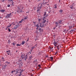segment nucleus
Segmentation results:
<instances>
[{"instance_id": "4c0bfd02", "label": "nucleus", "mask_w": 76, "mask_h": 76, "mask_svg": "<svg viewBox=\"0 0 76 76\" xmlns=\"http://www.w3.org/2000/svg\"><path fill=\"white\" fill-rule=\"evenodd\" d=\"M17 46H20V45H19L18 44L17 45Z\"/></svg>"}, {"instance_id": "052dcab7", "label": "nucleus", "mask_w": 76, "mask_h": 76, "mask_svg": "<svg viewBox=\"0 0 76 76\" xmlns=\"http://www.w3.org/2000/svg\"><path fill=\"white\" fill-rule=\"evenodd\" d=\"M38 27H37V29H38Z\"/></svg>"}, {"instance_id": "f8f14e48", "label": "nucleus", "mask_w": 76, "mask_h": 76, "mask_svg": "<svg viewBox=\"0 0 76 76\" xmlns=\"http://www.w3.org/2000/svg\"><path fill=\"white\" fill-rule=\"evenodd\" d=\"M57 4H55L54 5V7L55 9H56L57 8Z\"/></svg>"}, {"instance_id": "72a5a7b5", "label": "nucleus", "mask_w": 76, "mask_h": 76, "mask_svg": "<svg viewBox=\"0 0 76 76\" xmlns=\"http://www.w3.org/2000/svg\"><path fill=\"white\" fill-rule=\"evenodd\" d=\"M18 69H16V72H16V74H17V73H19V72H18Z\"/></svg>"}, {"instance_id": "37998d69", "label": "nucleus", "mask_w": 76, "mask_h": 76, "mask_svg": "<svg viewBox=\"0 0 76 76\" xmlns=\"http://www.w3.org/2000/svg\"><path fill=\"white\" fill-rule=\"evenodd\" d=\"M58 51L59 50V49H60V48H58Z\"/></svg>"}, {"instance_id": "0eeeda50", "label": "nucleus", "mask_w": 76, "mask_h": 76, "mask_svg": "<svg viewBox=\"0 0 76 76\" xmlns=\"http://www.w3.org/2000/svg\"><path fill=\"white\" fill-rule=\"evenodd\" d=\"M5 64H6V65L7 66V65H9V64H10V62H8V61H6L5 63Z\"/></svg>"}, {"instance_id": "f03ea898", "label": "nucleus", "mask_w": 76, "mask_h": 76, "mask_svg": "<svg viewBox=\"0 0 76 76\" xmlns=\"http://www.w3.org/2000/svg\"><path fill=\"white\" fill-rule=\"evenodd\" d=\"M12 15V13H10L9 14H8L7 13L6 14L7 15L5 16V18H6L7 19H9V18H10V15Z\"/></svg>"}, {"instance_id": "412c9836", "label": "nucleus", "mask_w": 76, "mask_h": 76, "mask_svg": "<svg viewBox=\"0 0 76 76\" xmlns=\"http://www.w3.org/2000/svg\"><path fill=\"white\" fill-rule=\"evenodd\" d=\"M35 47H33L31 48V51H32V50L34 48H35Z\"/></svg>"}, {"instance_id": "bf43d9fd", "label": "nucleus", "mask_w": 76, "mask_h": 76, "mask_svg": "<svg viewBox=\"0 0 76 76\" xmlns=\"http://www.w3.org/2000/svg\"><path fill=\"white\" fill-rule=\"evenodd\" d=\"M43 20H44V19H43Z\"/></svg>"}, {"instance_id": "79ce46f5", "label": "nucleus", "mask_w": 76, "mask_h": 76, "mask_svg": "<svg viewBox=\"0 0 76 76\" xmlns=\"http://www.w3.org/2000/svg\"><path fill=\"white\" fill-rule=\"evenodd\" d=\"M23 72V71H21L20 72V73H22V72Z\"/></svg>"}, {"instance_id": "ddd939ff", "label": "nucleus", "mask_w": 76, "mask_h": 76, "mask_svg": "<svg viewBox=\"0 0 76 76\" xmlns=\"http://www.w3.org/2000/svg\"><path fill=\"white\" fill-rule=\"evenodd\" d=\"M40 8H39V7H37V12H39V11H40Z\"/></svg>"}, {"instance_id": "a19ab883", "label": "nucleus", "mask_w": 76, "mask_h": 76, "mask_svg": "<svg viewBox=\"0 0 76 76\" xmlns=\"http://www.w3.org/2000/svg\"><path fill=\"white\" fill-rule=\"evenodd\" d=\"M21 75H22V74L20 73L19 74V76H21Z\"/></svg>"}, {"instance_id": "dca6fc26", "label": "nucleus", "mask_w": 76, "mask_h": 76, "mask_svg": "<svg viewBox=\"0 0 76 76\" xmlns=\"http://www.w3.org/2000/svg\"><path fill=\"white\" fill-rule=\"evenodd\" d=\"M57 48H61V46L60 45H58L57 46Z\"/></svg>"}, {"instance_id": "f3484780", "label": "nucleus", "mask_w": 76, "mask_h": 76, "mask_svg": "<svg viewBox=\"0 0 76 76\" xmlns=\"http://www.w3.org/2000/svg\"><path fill=\"white\" fill-rule=\"evenodd\" d=\"M28 18V17H26L24 19H23L24 20H26V19H27Z\"/></svg>"}, {"instance_id": "3c124183", "label": "nucleus", "mask_w": 76, "mask_h": 76, "mask_svg": "<svg viewBox=\"0 0 76 76\" xmlns=\"http://www.w3.org/2000/svg\"><path fill=\"white\" fill-rule=\"evenodd\" d=\"M9 27H10V26H7L8 28H9Z\"/></svg>"}, {"instance_id": "cd10ccee", "label": "nucleus", "mask_w": 76, "mask_h": 76, "mask_svg": "<svg viewBox=\"0 0 76 76\" xmlns=\"http://www.w3.org/2000/svg\"><path fill=\"white\" fill-rule=\"evenodd\" d=\"M46 12H45L44 14V16H46Z\"/></svg>"}, {"instance_id": "39448f33", "label": "nucleus", "mask_w": 76, "mask_h": 76, "mask_svg": "<svg viewBox=\"0 0 76 76\" xmlns=\"http://www.w3.org/2000/svg\"><path fill=\"white\" fill-rule=\"evenodd\" d=\"M38 7L40 9H41L42 7V5L41 4H39L38 5Z\"/></svg>"}, {"instance_id": "c9c22d12", "label": "nucleus", "mask_w": 76, "mask_h": 76, "mask_svg": "<svg viewBox=\"0 0 76 76\" xmlns=\"http://www.w3.org/2000/svg\"><path fill=\"white\" fill-rule=\"evenodd\" d=\"M50 58L52 60L53 59V58L52 57H50Z\"/></svg>"}, {"instance_id": "c756f323", "label": "nucleus", "mask_w": 76, "mask_h": 76, "mask_svg": "<svg viewBox=\"0 0 76 76\" xmlns=\"http://www.w3.org/2000/svg\"><path fill=\"white\" fill-rule=\"evenodd\" d=\"M39 22H41V19H39Z\"/></svg>"}, {"instance_id": "49530a36", "label": "nucleus", "mask_w": 76, "mask_h": 76, "mask_svg": "<svg viewBox=\"0 0 76 76\" xmlns=\"http://www.w3.org/2000/svg\"><path fill=\"white\" fill-rule=\"evenodd\" d=\"M7 53L8 54V55H9V53H8L7 52Z\"/></svg>"}, {"instance_id": "774afa93", "label": "nucleus", "mask_w": 76, "mask_h": 76, "mask_svg": "<svg viewBox=\"0 0 76 76\" xmlns=\"http://www.w3.org/2000/svg\"><path fill=\"white\" fill-rule=\"evenodd\" d=\"M36 61H37V59H36Z\"/></svg>"}, {"instance_id": "5701e85b", "label": "nucleus", "mask_w": 76, "mask_h": 76, "mask_svg": "<svg viewBox=\"0 0 76 76\" xmlns=\"http://www.w3.org/2000/svg\"><path fill=\"white\" fill-rule=\"evenodd\" d=\"M7 7H9L10 6V4H8L7 5Z\"/></svg>"}, {"instance_id": "2eb2a0df", "label": "nucleus", "mask_w": 76, "mask_h": 76, "mask_svg": "<svg viewBox=\"0 0 76 76\" xmlns=\"http://www.w3.org/2000/svg\"><path fill=\"white\" fill-rule=\"evenodd\" d=\"M70 9H73V5H70Z\"/></svg>"}, {"instance_id": "4d7b16f0", "label": "nucleus", "mask_w": 76, "mask_h": 76, "mask_svg": "<svg viewBox=\"0 0 76 76\" xmlns=\"http://www.w3.org/2000/svg\"><path fill=\"white\" fill-rule=\"evenodd\" d=\"M13 4L12 3V5H13Z\"/></svg>"}, {"instance_id": "a878e982", "label": "nucleus", "mask_w": 76, "mask_h": 76, "mask_svg": "<svg viewBox=\"0 0 76 76\" xmlns=\"http://www.w3.org/2000/svg\"><path fill=\"white\" fill-rule=\"evenodd\" d=\"M36 26H37V28H38L39 27V24H37Z\"/></svg>"}, {"instance_id": "bb28decb", "label": "nucleus", "mask_w": 76, "mask_h": 76, "mask_svg": "<svg viewBox=\"0 0 76 76\" xmlns=\"http://www.w3.org/2000/svg\"><path fill=\"white\" fill-rule=\"evenodd\" d=\"M5 1L6 0H2L1 2H4V1Z\"/></svg>"}, {"instance_id": "393cba45", "label": "nucleus", "mask_w": 76, "mask_h": 76, "mask_svg": "<svg viewBox=\"0 0 76 76\" xmlns=\"http://www.w3.org/2000/svg\"><path fill=\"white\" fill-rule=\"evenodd\" d=\"M8 43H11V42L10 41V40H8Z\"/></svg>"}, {"instance_id": "aec40b11", "label": "nucleus", "mask_w": 76, "mask_h": 76, "mask_svg": "<svg viewBox=\"0 0 76 76\" xmlns=\"http://www.w3.org/2000/svg\"><path fill=\"white\" fill-rule=\"evenodd\" d=\"M41 28H39V30H38V32H41Z\"/></svg>"}, {"instance_id": "6ab92c4d", "label": "nucleus", "mask_w": 76, "mask_h": 76, "mask_svg": "<svg viewBox=\"0 0 76 76\" xmlns=\"http://www.w3.org/2000/svg\"><path fill=\"white\" fill-rule=\"evenodd\" d=\"M25 41H22V45H23L25 43Z\"/></svg>"}, {"instance_id": "5fc2aeb1", "label": "nucleus", "mask_w": 76, "mask_h": 76, "mask_svg": "<svg viewBox=\"0 0 76 76\" xmlns=\"http://www.w3.org/2000/svg\"><path fill=\"white\" fill-rule=\"evenodd\" d=\"M26 13H29V12H26Z\"/></svg>"}, {"instance_id": "de8ad7c7", "label": "nucleus", "mask_w": 76, "mask_h": 76, "mask_svg": "<svg viewBox=\"0 0 76 76\" xmlns=\"http://www.w3.org/2000/svg\"><path fill=\"white\" fill-rule=\"evenodd\" d=\"M12 26V24H10V25L9 26Z\"/></svg>"}, {"instance_id": "f704fd0d", "label": "nucleus", "mask_w": 76, "mask_h": 76, "mask_svg": "<svg viewBox=\"0 0 76 76\" xmlns=\"http://www.w3.org/2000/svg\"><path fill=\"white\" fill-rule=\"evenodd\" d=\"M60 12H63V10H60Z\"/></svg>"}, {"instance_id": "7ed1b4c3", "label": "nucleus", "mask_w": 76, "mask_h": 76, "mask_svg": "<svg viewBox=\"0 0 76 76\" xmlns=\"http://www.w3.org/2000/svg\"><path fill=\"white\" fill-rule=\"evenodd\" d=\"M18 26H19V23H17V24L16 25H15L14 26V29H17V28H18Z\"/></svg>"}, {"instance_id": "6e6d98bb", "label": "nucleus", "mask_w": 76, "mask_h": 76, "mask_svg": "<svg viewBox=\"0 0 76 76\" xmlns=\"http://www.w3.org/2000/svg\"><path fill=\"white\" fill-rule=\"evenodd\" d=\"M22 9H23V7H22Z\"/></svg>"}, {"instance_id": "9d476101", "label": "nucleus", "mask_w": 76, "mask_h": 76, "mask_svg": "<svg viewBox=\"0 0 76 76\" xmlns=\"http://www.w3.org/2000/svg\"><path fill=\"white\" fill-rule=\"evenodd\" d=\"M1 60L2 61H5V59H4V58H2Z\"/></svg>"}, {"instance_id": "7c9ffc66", "label": "nucleus", "mask_w": 76, "mask_h": 76, "mask_svg": "<svg viewBox=\"0 0 76 76\" xmlns=\"http://www.w3.org/2000/svg\"><path fill=\"white\" fill-rule=\"evenodd\" d=\"M16 72V71L15 70L12 71V73H13V72Z\"/></svg>"}, {"instance_id": "1a4fd4ad", "label": "nucleus", "mask_w": 76, "mask_h": 76, "mask_svg": "<svg viewBox=\"0 0 76 76\" xmlns=\"http://www.w3.org/2000/svg\"><path fill=\"white\" fill-rule=\"evenodd\" d=\"M1 12H3V13L4 12H5V10H3V9H1V10H0Z\"/></svg>"}, {"instance_id": "4be33fe9", "label": "nucleus", "mask_w": 76, "mask_h": 76, "mask_svg": "<svg viewBox=\"0 0 76 76\" xmlns=\"http://www.w3.org/2000/svg\"><path fill=\"white\" fill-rule=\"evenodd\" d=\"M46 22V20H45L43 21V23H44Z\"/></svg>"}, {"instance_id": "c85d7f7f", "label": "nucleus", "mask_w": 76, "mask_h": 76, "mask_svg": "<svg viewBox=\"0 0 76 76\" xmlns=\"http://www.w3.org/2000/svg\"><path fill=\"white\" fill-rule=\"evenodd\" d=\"M69 27L70 29H71L72 28V26H69Z\"/></svg>"}, {"instance_id": "e433bc0d", "label": "nucleus", "mask_w": 76, "mask_h": 76, "mask_svg": "<svg viewBox=\"0 0 76 76\" xmlns=\"http://www.w3.org/2000/svg\"><path fill=\"white\" fill-rule=\"evenodd\" d=\"M8 31H9V32H10V31H11V30H10V28L8 29Z\"/></svg>"}, {"instance_id": "69168bd1", "label": "nucleus", "mask_w": 76, "mask_h": 76, "mask_svg": "<svg viewBox=\"0 0 76 76\" xmlns=\"http://www.w3.org/2000/svg\"><path fill=\"white\" fill-rule=\"evenodd\" d=\"M0 7H1L0 6Z\"/></svg>"}, {"instance_id": "6e6552de", "label": "nucleus", "mask_w": 76, "mask_h": 76, "mask_svg": "<svg viewBox=\"0 0 76 76\" xmlns=\"http://www.w3.org/2000/svg\"><path fill=\"white\" fill-rule=\"evenodd\" d=\"M23 21H24V19H23V18L20 21H19V23H22L23 22Z\"/></svg>"}, {"instance_id": "a18cd8bd", "label": "nucleus", "mask_w": 76, "mask_h": 76, "mask_svg": "<svg viewBox=\"0 0 76 76\" xmlns=\"http://www.w3.org/2000/svg\"><path fill=\"white\" fill-rule=\"evenodd\" d=\"M38 66H39V67H40L41 66V65L40 64H39L38 65Z\"/></svg>"}, {"instance_id": "8fccbe9b", "label": "nucleus", "mask_w": 76, "mask_h": 76, "mask_svg": "<svg viewBox=\"0 0 76 76\" xmlns=\"http://www.w3.org/2000/svg\"><path fill=\"white\" fill-rule=\"evenodd\" d=\"M18 9L19 10H20V8H18Z\"/></svg>"}, {"instance_id": "9b49d317", "label": "nucleus", "mask_w": 76, "mask_h": 76, "mask_svg": "<svg viewBox=\"0 0 76 76\" xmlns=\"http://www.w3.org/2000/svg\"><path fill=\"white\" fill-rule=\"evenodd\" d=\"M32 56H31L29 57V59L31 60H32Z\"/></svg>"}, {"instance_id": "4468645a", "label": "nucleus", "mask_w": 76, "mask_h": 76, "mask_svg": "<svg viewBox=\"0 0 76 76\" xmlns=\"http://www.w3.org/2000/svg\"><path fill=\"white\" fill-rule=\"evenodd\" d=\"M44 26V24H42L41 23H40V26L41 27L43 26Z\"/></svg>"}, {"instance_id": "20e7f679", "label": "nucleus", "mask_w": 76, "mask_h": 76, "mask_svg": "<svg viewBox=\"0 0 76 76\" xmlns=\"http://www.w3.org/2000/svg\"><path fill=\"white\" fill-rule=\"evenodd\" d=\"M6 67H7V65L6 64H5L4 65L2 66V70H5L6 69Z\"/></svg>"}, {"instance_id": "f257e3e1", "label": "nucleus", "mask_w": 76, "mask_h": 76, "mask_svg": "<svg viewBox=\"0 0 76 76\" xmlns=\"http://www.w3.org/2000/svg\"><path fill=\"white\" fill-rule=\"evenodd\" d=\"M62 21H63V20H59L55 22V24L56 26L54 27V29H56V28L58 26V25H59L60 24H61V23H62Z\"/></svg>"}, {"instance_id": "473e14b6", "label": "nucleus", "mask_w": 76, "mask_h": 76, "mask_svg": "<svg viewBox=\"0 0 76 76\" xmlns=\"http://www.w3.org/2000/svg\"><path fill=\"white\" fill-rule=\"evenodd\" d=\"M8 1H12L13 2V0H8Z\"/></svg>"}, {"instance_id": "ea45409f", "label": "nucleus", "mask_w": 76, "mask_h": 76, "mask_svg": "<svg viewBox=\"0 0 76 76\" xmlns=\"http://www.w3.org/2000/svg\"><path fill=\"white\" fill-rule=\"evenodd\" d=\"M36 34H38V32L37 31H36Z\"/></svg>"}, {"instance_id": "423d86ee", "label": "nucleus", "mask_w": 76, "mask_h": 76, "mask_svg": "<svg viewBox=\"0 0 76 76\" xmlns=\"http://www.w3.org/2000/svg\"><path fill=\"white\" fill-rule=\"evenodd\" d=\"M53 44L54 45L55 47L57 46L58 45V43H57V42L56 41H54L53 42Z\"/></svg>"}, {"instance_id": "a211bd4d", "label": "nucleus", "mask_w": 76, "mask_h": 76, "mask_svg": "<svg viewBox=\"0 0 76 76\" xmlns=\"http://www.w3.org/2000/svg\"><path fill=\"white\" fill-rule=\"evenodd\" d=\"M13 45H16V42H14L13 43Z\"/></svg>"}, {"instance_id": "58836bf2", "label": "nucleus", "mask_w": 76, "mask_h": 76, "mask_svg": "<svg viewBox=\"0 0 76 76\" xmlns=\"http://www.w3.org/2000/svg\"><path fill=\"white\" fill-rule=\"evenodd\" d=\"M15 24H15V23H12V25H15Z\"/></svg>"}, {"instance_id": "0e129e2a", "label": "nucleus", "mask_w": 76, "mask_h": 76, "mask_svg": "<svg viewBox=\"0 0 76 76\" xmlns=\"http://www.w3.org/2000/svg\"><path fill=\"white\" fill-rule=\"evenodd\" d=\"M22 58H23V57Z\"/></svg>"}, {"instance_id": "2f4dec72", "label": "nucleus", "mask_w": 76, "mask_h": 76, "mask_svg": "<svg viewBox=\"0 0 76 76\" xmlns=\"http://www.w3.org/2000/svg\"><path fill=\"white\" fill-rule=\"evenodd\" d=\"M7 52L10 53V50L7 51Z\"/></svg>"}, {"instance_id": "b1692460", "label": "nucleus", "mask_w": 76, "mask_h": 76, "mask_svg": "<svg viewBox=\"0 0 76 76\" xmlns=\"http://www.w3.org/2000/svg\"><path fill=\"white\" fill-rule=\"evenodd\" d=\"M34 47H35V48H36V47H37V44H36V45H34Z\"/></svg>"}, {"instance_id": "864d4df0", "label": "nucleus", "mask_w": 76, "mask_h": 76, "mask_svg": "<svg viewBox=\"0 0 76 76\" xmlns=\"http://www.w3.org/2000/svg\"><path fill=\"white\" fill-rule=\"evenodd\" d=\"M57 52H56V54H57Z\"/></svg>"}, {"instance_id": "e2e57ef3", "label": "nucleus", "mask_w": 76, "mask_h": 76, "mask_svg": "<svg viewBox=\"0 0 76 76\" xmlns=\"http://www.w3.org/2000/svg\"><path fill=\"white\" fill-rule=\"evenodd\" d=\"M25 60H26V59H25Z\"/></svg>"}, {"instance_id": "09e8293b", "label": "nucleus", "mask_w": 76, "mask_h": 76, "mask_svg": "<svg viewBox=\"0 0 76 76\" xmlns=\"http://www.w3.org/2000/svg\"><path fill=\"white\" fill-rule=\"evenodd\" d=\"M22 12V11L21 10V11H20V12Z\"/></svg>"}, {"instance_id": "680f3d73", "label": "nucleus", "mask_w": 76, "mask_h": 76, "mask_svg": "<svg viewBox=\"0 0 76 76\" xmlns=\"http://www.w3.org/2000/svg\"><path fill=\"white\" fill-rule=\"evenodd\" d=\"M21 71H23V69H22Z\"/></svg>"}, {"instance_id": "338daca9", "label": "nucleus", "mask_w": 76, "mask_h": 76, "mask_svg": "<svg viewBox=\"0 0 76 76\" xmlns=\"http://www.w3.org/2000/svg\"><path fill=\"white\" fill-rule=\"evenodd\" d=\"M20 70H21V69H20Z\"/></svg>"}, {"instance_id": "13d9d810", "label": "nucleus", "mask_w": 76, "mask_h": 76, "mask_svg": "<svg viewBox=\"0 0 76 76\" xmlns=\"http://www.w3.org/2000/svg\"><path fill=\"white\" fill-rule=\"evenodd\" d=\"M30 54H31V53L30 52Z\"/></svg>"}, {"instance_id": "c03bdc74", "label": "nucleus", "mask_w": 76, "mask_h": 76, "mask_svg": "<svg viewBox=\"0 0 76 76\" xmlns=\"http://www.w3.org/2000/svg\"><path fill=\"white\" fill-rule=\"evenodd\" d=\"M28 41H29V38H28V40L27 41V42Z\"/></svg>"}, {"instance_id": "603ef678", "label": "nucleus", "mask_w": 76, "mask_h": 76, "mask_svg": "<svg viewBox=\"0 0 76 76\" xmlns=\"http://www.w3.org/2000/svg\"><path fill=\"white\" fill-rule=\"evenodd\" d=\"M49 13H50V11H49Z\"/></svg>"}]
</instances>
